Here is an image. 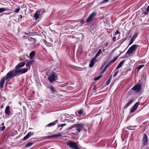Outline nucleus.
Returning <instances> with one entry per match:
<instances>
[{
	"label": "nucleus",
	"mask_w": 149,
	"mask_h": 149,
	"mask_svg": "<svg viewBox=\"0 0 149 149\" xmlns=\"http://www.w3.org/2000/svg\"><path fill=\"white\" fill-rule=\"evenodd\" d=\"M17 75L15 70L9 71L6 74L5 79L7 80L8 79H11Z\"/></svg>",
	"instance_id": "4"
},
{
	"label": "nucleus",
	"mask_w": 149,
	"mask_h": 149,
	"mask_svg": "<svg viewBox=\"0 0 149 149\" xmlns=\"http://www.w3.org/2000/svg\"><path fill=\"white\" fill-rule=\"evenodd\" d=\"M139 104L138 102H136L133 106L132 108L130 111V113L134 112L137 108Z\"/></svg>",
	"instance_id": "13"
},
{
	"label": "nucleus",
	"mask_w": 149,
	"mask_h": 149,
	"mask_svg": "<svg viewBox=\"0 0 149 149\" xmlns=\"http://www.w3.org/2000/svg\"><path fill=\"white\" fill-rule=\"evenodd\" d=\"M109 0H104L100 2V4H102L105 2H107Z\"/></svg>",
	"instance_id": "36"
},
{
	"label": "nucleus",
	"mask_w": 149,
	"mask_h": 149,
	"mask_svg": "<svg viewBox=\"0 0 149 149\" xmlns=\"http://www.w3.org/2000/svg\"><path fill=\"white\" fill-rule=\"evenodd\" d=\"M36 24V23H34L31 26V27H32V26H35Z\"/></svg>",
	"instance_id": "49"
},
{
	"label": "nucleus",
	"mask_w": 149,
	"mask_h": 149,
	"mask_svg": "<svg viewBox=\"0 0 149 149\" xmlns=\"http://www.w3.org/2000/svg\"><path fill=\"white\" fill-rule=\"evenodd\" d=\"M6 127L5 126H3L2 127H1L0 128V130L3 131L5 129Z\"/></svg>",
	"instance_id": "35"
},
{
	"label": "nucleus",
	"mask_w": 149,
	"mask_h": 149,
	"mask_svg": "<svg viewBox=\"0 0 149 149\" xmlns=\"http://www.w3.org/2000/svg\"><path fill=\"white\" fill-rule=\"evenodd\" d=\"M108 45V42H106L105 44V47H107Z\"/></svg>",
	"instance_id": "48"
},
{
	"label": "nucleus",
	"mask_w": 149,
	"mask_h": 149,
	"mask_svg": "<svg viewBox=\"0 0 149 149\" xmlns=\"http://www.w3.org/2000/svg\"><path fill=\"white\" fill-rule=\"evenodd\" d=\"M7 10H10V9L7 8H0V13H2L4 12L5 11Z\"/></svg>",
	"instance_id": "29"
},
{
	"label": "nucleus",
	"mask_w": 149,
	"mask_h": 149,
	"mask_svg": "<svg viewBox=\"0 0 149 149\" xmlns=\"http://www.w3.org/2000/svg\"><path fill=\"white\" fill-rule=\"evenodd\" d=\"M118 72V71H117L116 72H115L114 73V74L113 75V77H115V76H116V75L117 74V73Z\"/></svg>",
	"instance_id": "46"
},
{
	"label": "nucleus",
	"mask_w": 149,
	"mask_h": 149,
	"mask_svg": "<svg viewBox=\"0 0 149 149\" xmlns=\"http://www.w3.org/2000/svg\"><path fill=\"white\" fill-rule=\"evenodd\" d=\"M33 62V61H29L26 63V66L27 67H30L32 65Z\"/></svg>",
	"instance_id": "27"
},
{
	"label": "nucleus",
	"mask_w": 149,
	"mask_h": 149,
	"mask_svg": "<svg viewBox=\"0 0 149 149\" xmlns=\"http://www.w3.org/2000/svg\"><path fill=\"white\" fill-rule=\"evenodd\" d=\"M112 76V75H111L110 76V77H109V79H109L111 80V78Z\"/></svg>",
	"instance_id": "51"
},
{
	"label": "nucleus",
	"mask_w": 149,
	"mask_h": 149,
	"mask_svg": "<svg viewBox=\"0 0 149 149\" xmlns=\"http://www.w3.org/2000/svg\"><path fill=\"white\" fill-rule=\"evenodd\" d=\"M143 14L144 15H146L148 14V13L147 12H144L143 13Z\"/></svg>",
	"instance_id": "47"
},
{
	"label": "nucleus",
	"mask_w": 149,
	"mask_h": 149,
	"mask_svg": "<svg viewBox=\"0 0 149 149\" xmlns=\"http://www.w3.org/2000/svg\"><path fill=\"white\" fill-rule=\"evenodd\" d=\"M141 86L140 84H138L135 85L132 88V89L136 93H138L140 92L141 89Z\"/></svg>",
	"instance_id": "9"
},
{
	"label": "nucleus",
	"mask_w": 149,
	"mask_h": 149,
	"mask_svg": "<svg viewBox=\"0 0 149 149\" xmlns=\"http://www.w3.org/2000/svg\"><path fill=\"white\" fill-rule=\"evenodd\" d=\"M125 61V60H124L120 61L117 65L116 68V69L120 68L122 66V65L124 64Z\"/></svg>",
	"instance_id": "21"
},
{
	"label": "nucleus",
	"mask_w": 149,
	"mask_h": 149,
	"mask_svg": "<svg viewBox=\"0 0 149 149\" xmlns=\"http://www.w3.org/2000/svg\"><path fill=\"white\" fill-rule=\"evenodd\" d=\"M74 129L71 131V134H77L80 132L84 129V125L81 124H76L73 125Z\"/></svg>",
	"instance_id": "1"
},
{
	"label": "nucleus",
	"mask_w": 149,
	"mask_h": 149,
	"mask_svg": "<svg viewBox=\"0 0 149 149\" xmlns=\"http://www.w3.org/2000/svg\"><path fill=\"white\" fill-rule=\"evenodd\" d=\"M126 40V38H124L123 39L121 40V41L122 42H123L124 41H125Z\"/></svg>",
	"instance_id": "41"
},
{
	"label": "nucleus",
	"mask_w": 149,
	"mask_h": 149,
	"mask_svg": "<svg viewBox=\"0 0 149 149\" xmlns=\"http://www.w3.org/2000/svg\"><path fill=\"white\" fill-rule=\"evenodd\" d=\"M34 132H29L23 138V141L27 139L29 137L34 134Z\"/></svg>",
	"instance_id": "12"
},
{
	"label": "nucleus",
	"mask_w": 149,
	"mask_h": 149,
	"mask_svg": "<svg viewBox=\"0 0 149 149\" xmlns=\"http://www.w3.org/2000/svg\"><path fill=\"white\" fill-rule=\"evenodd\" d=\"M48 87L52 92L56 93L57 92L56 90L55 89V88H54L53 86H49Z\"/></svg>",
	"instance_id": "25"
},
{
	"label": "nucleus",
	"mask_w": 149,
	"mask_h": 149,
	"mask_svg": "<svg viewBox=\"0 0 149 149\" xmlns=\"http://www.w3.org/2000/svg\"><path fill=\"white\" fill-rule=\"evenodd\" d=\"M10 13H4V14H7V15H9Z\"/></svg>",
	"instance_id": "52"
},
{
	"label": "nucleus",
	"mask_w": 149,
	"mask_h": 149,
	"mask_svg": "<svg viewBox=\"0 0 149 149\" xmlns=\"http://www.w3.org/2000/svg\"><path fill=\"white\" fill-rule=\"evenodd\" d=\"M147 149H149V146L147 148Z\"/></svg>",
	"instance_id": "54"
},
{
	"label": "nucleus",
	"mask_w": 149,
	"mask_h": 149,
	"mask_svg": "<svg viewBox=\"0 0 149 149\" xmlns=\"http://www.w3.org/2000/svg\"><path fill=\"white\" fill-rule=\"evenodd\" d=\"M93 90L95 91V92H96V86H94V87H93Z\"/></svg>",
	"instance_id": "40"
},
{
	"label": "nucleus",
	"mask_w": 149,
	"mask_h": 149,
	"mask_svg": "<svg viewBox=\"0 0 149 149\" xmlns=\"http://www.w3.org/2000/svg\"><path fill=\"white\" fill-rule=\"evenodd\" d=\"M74 129L73 125L71 127H70L68 129V130H71V129Z\"/></svg>",
	"instance_id": "44"
},
{
	"label": "nucleus",
	"mask_w": 149,
	"mask_h": 149,
	"mask_svg": "<svg viewBox=\"0 0 149 149\" xmlns=\"http://www.w3.org/2000/svg\"><path fill=\"white\" fill-rule=\"evenodd\" d=\"M97 13L96 12H94L91 14L87 18L85 21L86 23H88L92 21L94 17L96 16Z\"/></svg>",
	"instance_id": "7"
},
{
	"label": "nucleus",
	"mask_w": 149,
	"mask_h": 149,
	"mask_svg": "<svg viewBox=\"0 0 149 149\" xmlns=\"http://www.w3.org/2000/svg\"><path fill=\"white\" fill-rule=\"evenodd\" d=\"M139 46L136 44L132 46L128 49L125 54L123 56L122 58H127L129 56L128 55H130L132 54L133 52L135 51L136 49Z\"/></svg>",
	"instance_id": "2"
},
{
	"label": "nucleus",
	"mask_w": 149,
	"mask_h": 149,
	"mask_svg": "<svg viewBox=\"0 0 149 149\" xmlns=\"http://www.w3.org/2000/svg\"><path fill=\"white\" fill-rule=\"evenodd\" d=\"M138 33H134L133 36L132 38L131 39V41L129 42V45H131L134 41V40L137 37Z\"/></svg>",
	"instance_id": "14"
},
{
	"label": "nucleus",
	"mask_w": 149,
	"mask_h": 149,
	"mask_svg": "<svg viewBox=\"0 0 149 149\" xmlns=\"http://www.w3.org/2000/svg\"><path fill=\"white\" fill-rule=\"evenodd\" d=\"M110 81H111V80L109 79H108L106 82V84L107 85H108L109 84V83L110 82Z\"/></svg>",
	"instance_id": "37"
},
{
	"label": "nucleus",
	"mask_w": 149,
	"mask_h": 149,
	"mask_svg": "<svg viewBox=\"0 0 149 149\" xmlns=\"http://www.w3.org/2000/svg\"><path fill=\"white\" fill-rule=\"evenodd\" d=\"M35 41H36V40H35V41L34 42V44L35 43V42H36Z\"/></svg>",
	"instance_id": "57"
},
{
	"label": "nucleus",
	"mask_w": 149,
	"mask_h": 149,
	"mask_svg": "<svg viewBox=\"0 0 149 149\" xmlns=\"http://www.w3.org/2000/svg\"><path fill=\"white\" fill-rule=\"evenodd\" d=\"M10 107L8 106L6 107L5 110V113H6V114L8 115H10Z\"/></svg>",
	"instance_id": "16"
},
{
	"label": "nucleus",
	"mask_w": 149,
	"mask_h": 149,
	"mask_svg": "<svg viewBox=\"0 0 149 149\" xmlns=\"http://www.w3.org/2000/svg\"><path fill=\"white\" fill-rule=\"evenodd\" d=\"M15 70L17 75V74L19 75L26 73L28 69L27 68L15 69Z\"/></svg>",
	"instance_id": "6"
},
{
	"label": "nucleus",
	"mask_w": 149,
	"mask_h": 149,
	"mask_svg": "<svg viewBox=\"0 0 149 149\" xmlns=\"http://www.w3.org/2000/svg\"><path fill=\"white\" fill-rule=\"evenodd\" d=\"M96 58L94 57L91 59L90 63L89 65V67H93L95 63Z\"/></svg>",
	"instance_id": "15"
},
{
	"label": "nucleus",
	"mask_w": 149,
	"mask_h": 149,
	"mask_svg": "<svg viewBox=\"0 0 149 149\" xmlns=\"http://www.w3.org/2000/svg\"><path fill=\"white\" fill-rule=\"evenodd\" d=\"M58 120H56L52 123H50L47 125V126L49 127H51L55 125L57 123Z\"/></svg>",
	"instance_id": "23"
},
{
	"label": "nucleus",
	"mask_w": 149,
	"mask_h": 149,
	"mask_svg": "<svg viewBox=\"0 0 149 149\" xmlns=\"http://www.w3.org/2000/svg\"><path fill=\"white\" fill-rule=\"evenodd\" d=\"M34 143L33 142H29L27 143L25 146L26 147H28L31 146Z\"/></svg>",
	"instance_id": "28"
},
{
	"label": "nucleus",
	"mask_w": 149,
	"mask_h": 149,
	"mask_svg": "<svg viewBox=\"0 0 149 149\" xmlns=\"http://www.w3.org/2000/svg\"><path fill=\"white\" fill-rule=\"evenodd\" d=\"M66 125V124L65 123L62 124H61L59 126V127H63L64 126H65Z\"/></svg>",
	"instance_id": "39"
},
{
	"label": "nucleus",
	"mask_w": 149,
	"mask_h": 149,
	"mask_svg": "<svg viewBox=\"0 0 149 149\" xmlns=\"http://www.w3.org/2000/svg\"><path fill=\"white\" fill-rule=\"evenodd\" d=\"M101 76H99L97 77H95L94 78V80L95 81H97L101 77Z\"/></svg>",
	"instance_id": "32"
},
{
	"label": "nucleus",
	"mask_w": 149,
	"mask_h": 149,
	"mask_svg": "<svg viewBox=\"0 0 149 149\" xmlns=\"http://www.w3.org/2000/svg\"><path fill=\"white\" fill-rule=\"evenodd\" d=\"M143 143L144 146H147V143L148 142V137L146 134H143Z\"/></svg>",
	"instance_id": "10"
},
{
	"label": "nucleus",
	"mask_w": 149,
	"mask_h": 149,
	"mask_svg": "<svg viewBox=\"0 0 149 149\" xmlns=\"http://www.w3.org/2000/svg\"><path fill=\"white\" fill-rule=\"evenodd\" d=\"M145 66L144 65H139L137 68V73H138L139 72L140 70L142 68H143L144 66Z\"/></svg>",
	"instance_id": "24"
},
{
	"label": "nucleus",
	"mask_w": 149,
	"mask_h": 149,
	"mask_svg": "<svg viewBox=\"0 0 149 149\" xmlns=\"http://www.w3.org/2000/svg\"><path fill=\"white\" fill-rule=\"evenodd\" d=\"M20 10V9L19 8H17L15 10L14 12L15 13H18Z\"/></svg>",
	"instance_id": "34"
},
{
	"label": "nucleus",
	"mask_w": 149,
	"mask_h": 149,
	"mask_svg": "<svg viewBox=\"0 0 149 149\" xmlns=\"http://www.w3.org/2000/svg\"><path fill=\"white\" fill-rule=\"evenodd\" d=\"M25 64V62H22L18 64L15 67V69L19 68L24 66Z\"/></svg>",
	"instance_id": "17"
},
{
	"label": "nucleus",
	"mask_w": 149,
	"mask_h": 149,
	"mask_svg": "<svg viewBox=\"0 0 149 149\" xmlns=\"http://www.w3.org/2000/svg\"><path fill=\"white\" fill-rule=\"evenodd\" d=\"M46 75L48 77V79L51 83L56 80L58 78L56 73L54 72H52L51 73H47Z\"/></svg>",
	"instance_id": "3"
},
{
	"label": "nucleus",
	"mask_w": 149,
	"mask_h": 149,
	"mask_svg": "<svg viewBox=\"0 0 149 149\" xmlns=\"http://www.w3.org/2000/svg\"><path fill=\"white\" fill-rule=\"evenodd\" d=\"M116 36L112 38V40L114 42H115L116 41Z\"/></svg>",
	"instance_id": "42"
},
{
	"label": "nucleus",
	"mask_w": 149,
	"mask_h": 149,
	"mask_svg": "<svg viewBox=\"0 0 149 149\" xmlns=\"http://www.w3.org/2000/svg\"><path fill=\"white\" fill-rule=\"evenodd\" d=\"M104 50H103V52H104Z\"/></svg>",
	"instance_id": "55"
},
{
	"label": "nucleus",
	"mask_w": 149,
	"mask_h": 149,
	"mask_svg": "<svg viewBox=\"0 0 149 149\" xmlns=\"http://www.w3.org/2000/svg\"><path fill=\"white\" fill-rule=\"evenodd\" d=\"M19 17L18 18V22H20V21H22L23 18V17L22 15H20Z\"/></svg>",
	"instance_id": "31"
},
{
	"label": "nucleus",
	"mask_w": 149,
	"mask_h": 149,
	"mask_svg": "<svg viewBox=\"0 0 149 149\" xmlns=\"http://www.w3.org/2000/svg\"><path fill=\"white\" fill-rule=\"evenodd\" d=\"M5 79L4 78H3L0 81V88H3V85L5 82Z\"/></svg>",
	"instance_id": "22"
},
{
	"label": "nucleus",
	"mask_w": 149,
	"mask_h": 149,
	"mask_svg": "<svg viewBox=\"0 0 149 149\" xmlns=\"http://www.w3.org/2000/svg\"><path fill=\"white\" fill-rule=\"evenodd\" d=\"M43 13V10L42 9H39L34 14V17L35 18V19H37L39 18L40 15Z\"/></svg>",
	"instance_id": "8"
},
{
	"label": "nucleus",
	"mask_w": 149,
	"mask_h": 149,
	"mask_svg": "<svg viewBox=\"0 0 149 149\" xmlns=\"http://www.w3.org/2000/svg\"><path fill=\"white\" fill-rule=\"evenodd\" d=\"M19 104L20 105H22V103H21V102H19Z\"/></svg>",
	"instance_id": "53"
},
{
	"label": "nucleus",
	"mask_w": 149,
	"mask_h": 149,
	"mask_svg": "<svg viewBox=\"0 0 149 149\" xmlns=\"http://www.w3.org/2000/svg\"><path fill=\"white\" fill-rule=\"evenodd\" d=\"M85 131H86V129H85Z\"/></svg>",
	"instance_id": "58"
},
{
	"label": "nucleus",
	"mask_w": 149,
	"mask_h": 149,
	"mask_svg": "<svg viewBox=\"0 0 149 149\" xmlns=\"http://www.w3.org/2000/svg\"><path fill=\"white\" fill-rule=\"evenodd\" d=\"M112 76V75H111L110 76V77H109V79H109L111 80V78Z\"/></svg>",
	"instance_id": "50"
},
{
	"label": "nucleus",
	"mask_w": 149,
	"mask_h": 149,
	"mask_svg": "<svg viewBox=\"0 0 149 149\" xmlns=\"http://www.w3.org/2000/svg\"><path fill=\"white\" fill-rule=\"evenodd\" d=\"M146 10L147 12H149V6L147 7Z\"/></svg>",
	"instance_id": "45"
},
{
	"label": "nucleus",
	"mask_w": 149,
	"mask_h": 149,
	"mask_svg": "<svg viewBox=\"0 0 149 149\" xmlns=\"http://www.w3.org/2000/svg\"><path fill=\"white\" fill-rule=\"evenodd\" d=\"M101 53L102 50L101 49H100L94 57H95V58H96L97 57H98L100 55Z\"/></svg>",
	"instance_id": "26"
},
{
	"label": "nucleus",
	"mask_w": 149,
	"mask_h": 149,
	"mask_svg": "<svg viewBox=\"0 0 149 149\" xmlns=\"http://www.w3.org/2000/svg\"><path fill=\"white\" fill-rule=\"evenodd\" d=\"M61 134L60 133H58L56 134H55L54 135H52L51 136H46V138L47 139H49L50 137H57L58 136H61Z\"/></svg>",
	"instance_id": "19"
},
{
	"label": "nucleus",
	"mask_w": 149,
	"mask_h": 149,
	"mask_svg": "<svg viewBox=\"0 0 149 149\" xmlns=\"http://www.w3.org/2000/svg\"><path fill=\"white\" fill-rule=\"evenodd\" d=\"M118 34H119V35H120V33L119 31H118L117 30L116 31V32L115 33L114 35L115 36H116Z\"/></svg>",
	"instance_id": "38"
},
{
	"label": "nucleus",
	"mask_w": 149,
	"mask_h": 149,
	"mask_svg": "<svg viewBox=\"0 0 149 149\" xmlns=\"http://www.w3.org/2000/svg\"><path fill=\"white\" fill-rule=\"evenodd\" d=\"M1 125H4V123H2L1 124Z\"/></svg>",
	"instance_id": "56"
},
{
	"label": "nucleus",
	"mask_w": 149,
	"mask_h": 149,
	"mask_svg": "<svg viewBox=\"0 0 149 149\" xmlns=\"http://www.w3.org/2000/svg\"><path fill=\"white\" fill-rule=\"evenodd\" d=\"M67 145L72 149H80L74 141H68L66 143Z\"/></svg>",
	"instance_id": "5"
},
{
	"label": "nucleus",
	"mask_w": 149,
	"mask_h": 149,
	"mask_svg": "<svg viewBox=\"0 0 149 149\" xmlns=\"http://www.w3.org/2000/svg\"><path fill=\"white\" fill-rule=\"evenodd\" d=\"M36 52L34 51H32L29 54V56L31 59H33L35 55Z\"/></svg>",
	"instance_id": "20"
},
{
	"label": "nucleus",
	"mask_w": 149,
	"mask_h": 149,
	"mask_svg": "<svg viewBox=\"0 0 149 149\" xmlns=\"http://www.w3.org/2000/svg\"><path fill=\"white\" fill-rule=\"evenodd\" d=\"M133 101V99H132L130 101H129L125 105L123 108L124 109H125L126 108H127L132 103V102Z\"/></svg>",
	"instance_id": "18"
},
{
	"label": "nucleus",
	"mask_w": 149,
	"mask_h": 149,
	"mask_svg": "<svg viewBox=\"0 0 149 149\" xmlns=\"http://www.w3.org/2000/svg\"><path fill=\"white\" fill-rule=\"evenodd\" d=\"M85 22H84V20L83 19L81 21V23L82 24H83Z\"/></svg>",
	"instance_id": "43"
},
{
	"label": "nucleus",
	"mask_w": 149,
	"mask_h": 149,
	"mask_svg": "<svg viewBox=\"0 0 149 149\" xmlns=\"http://www.w3.org/2000/svg\"><path fill=\"white\" fill-rule=\"evenodd\" d=\"M129 130H134L135 129V126H128L127 128H126Z\"/></svg>",
	"instance_id": "30"
},
{
	"label": "nucleus",
	"mask_w": 149,
	"mask_h": 149,
	"mask_svg": "<svg viewBox=\"0 0 149 149\" xmlns=\"http://www.w3.org/2000/svg\"><path fill=\"white\" fill-rule=\"evenodd\" d=\"M78 112L79 114L82 115L83 113V111L82 109H80L78 111Z\"/></svg>",
	"instance_id": "33"
},
{
	"label": "nucleus",
	"mask_w": 149,
	"mask_h": 149,
	"mask_svg": "<svg viewBox=\"0 0 149 149\" xmlns=\"http://www.w3.org/2000/svg\"><path fill=\"white\" fill-rule=\"evenodd\" d=\"M118 58V57H114L113 58V59L111 61H109V62L108 64H107L106 66H105L104 70L105 71L106 69H107V68L112 63H113Z\"/></svg>",
	"instance_id": "11"
}]
</instances>
